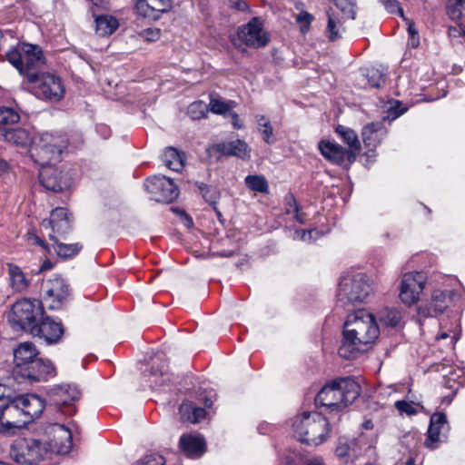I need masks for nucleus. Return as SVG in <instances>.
<instances>
[{
    "label": "nucleus",
    "instance_id": "a19ab883",
    "mask_svg": "<svg viewBox=\"0 0 465 465\" xmlns=\"http://www.w3.org/2000/svg\"><path fill=\"white\" fill-rule=\"evenodd\" d=\"M194 184L206 203L213 206L218 203L221 193L216 187L199 182H196Z\"/></svg>",
    "mask_w": 465,
    "mask_h": 465
},
{
    "label": "nucleus",
    "instance_id": "0e129e2a",
    "mask_svg": "<svg viewBox=\"0 0 465 465\" xmlns=\"http://www.w3.org/2000/svg\"><path fill=\"white\" fill-rule=\"evenodd\" d=\"M292 213H293L294 219L298 223H300L302 224L305 223V221H306L305 214L300 211V208L297 209V212H293Z\"/></svg>",
    "mask_w": 465,
    "mask_h": 465
},
{
    "label": "nucleus",
    "instance_id": "20e7f679",
    "mask_svg": "<svg viewBox=\"0 0 465 465\" xmlns=\"http://www.w3.org/2000/svg\"><path fill=\"white\" fill-rule=\"evenodd\" d=\"M372 292L369 277L363 272H349L343 275L337 291V304L347 308L366 302Z\"/></svg>",
    "mask_w": 465,
    "mask_h": 465
},
{
    "label": "nucleus",
    "instance_id": "2eb2a0df",
    "mask_svg": "<svg viewBox=\"0 0 465 465\" xmlns=\"http://www.w3.org/2000/svg\"><path fill=\"white\" fill-rule=\"evenodd\" d=\"M456 293L452 290H435L430 299L418 308L419 322L428 317H434L445 312L453 302Z\"/></svg>",
    "mask_w": 465,
    "mask_h": 465
},
{
    "label": "nucleus",
    "instance_id": "09e8293b",
    "mask_svg": "<svg viewBox=\"0 0 465 465\" xmlns=\"http://www.w3.org/2000/svg\"><path fill=\"white\" fill-rule=\"evenodd\" d=\"M448 35L452 42L465 44V27L460 24L450 26Z\"/></svg>",
    "mask_w": 465,
    "mask_h": 465
},
{
    "label": "nucleus",
    "instance_id": "69168bd1",
    "mask_svg": "<svg viewBox=\"0 0 465 465\" xmlns=\"http://www.w3.org/2000/svg\"><path fill=\"white\" fill-rule=\"evenodd\" d=\"M160 376H161V381H154L155 386H163L166 381H169V376L163 370L160 371Z\"/></svg>",
    "mask_w": 465,
    "mask_h": 465
},
{
    "label": "nucleus",
    "instance_id": "c03bdc74",
    "mask_svg": "<svg viewBox=\"0 0 465 465\" xmlns=\"http://www.w3.org/2000/svg\"><path fill=\"white\" fill-rule=\"evenodd\" d=\"M446 386L452 389L454 392L465 384V372L461 369L453 370L445 376Z\"/></svg>",
    "mask_w": 465,
    "mask_h": 465
},
{
    "label": "nucleus",
    "instance_id": "8fccbe9b",
    "mask_svg": "<svg viewBox=\"0 0 465 465\" xmlns=\"http://www.w3.org/2000/svg\"><path fill=\"white\" fill-rule=\"evenodd\" d=\"M209 105L210 110L213 114H225L226 113L231 111V104L229 103L218 99H211Z\"/></svg>",
    "mask_w": 465,
    "mask_h": 465
},
{
    "label": "nucleus",
    "instance_id": "6e6d98bb",
    "mask_svg": "<svg viewBox=\"0 0 465 465\" xmlns=\"http://www.w3.org/2000/svg\"><path fill=\"white\" fill-rule=\"evenodd\" d=\"M395 408L399 411L400 413H406L408 415L415 414L417 411L415 408L406 401H397L395 402Z\"/></svg>",
    "mask_w": 465,
    "mask_h": 465
},
{
    "label": "nucleus",
    "instance_id": "b1692460",
    "mask_svg": "<svg viewBox=\"0 0 465 465\" xmlns=\"http://www.w3.org/2000/svg\"><path fill=\"white\" fill-rule=\"evenodd\" d=\"M212 151L223 156H235L242 160H249L251 158L250 146L245 141L241 139L215 143L212 146Z\"/></svg>",
    "mask_w": 465,
    "mask_h": 465
},
{
    "label": "nucleus",
    "instance_id": "774afa93",
    "mask_svg": "<svg viewBox=\"0 0 465 465\" xmlns=\"http://www.w3.org/2000/svg\"><path fill=\"white\" fill-rule=\"evenodd\" d=\"M5 35H10L11 37H13V33L12 31H5V33L0 29V49L3 47L4 45V43H5Z\"/></svg>",
    "mask_w": 465,
    "mask_h": 465
},
{
    "label": "nucleus",
    "instance_id": "7c9ffc66",
    "mask_svg": "<svg viewBox=\"0 0 465 465\" xmlns=\"http://www.w3.org/2000/svg\"><path fill=\"white\" fill-rule=\"evenodd\" d=\"M49 239L53 242L51 245L52 248V255L55 253L57 256L63 259H69L76 254L82 250V244L76 243H64L59 241L57 236L54 234H49Z\"/></svg>",
    "mask_w": 465,
    "mask_h": 465
},
{
    "label": "nucleus",
    "instance_id": "473e14b6",
    "mask_svg": "<svg viewBox=\"0 0 465 465\" xmlns=\"http://www.w3.org/2000/svg\"><path fill=\"white\" fill-rule=\"evenodd\" d=\"M213 401L211 397L204 398V408L194 407L192 403H183L180 407V412L184 416L186 412H189L186 419L193 423L199 422L201 420L205 418L206 411L205 408H211Z\"/></svg>",
    "mask_w": 465,
    "mask_h": 465
},
{
    "label": "nucleus",
    "instance_id": "423d86ee",
    "mask_svg": "<svg viewBox=\"0 0 465 465\" xmlns=\"http://www.w3.org/2000/svg\"><path fill=\"white\" fill-rule=\"evenodd\" d=\"M5 56L7 61L21 74H25L26 76L28 73H36L35 69L45 64V58L40 46L24 42H20L9 49Z\"/></svg>",
    "mask_w": 465,
    "mask_h": 465
},
{
    "label": "nucleus",
    "instance_id": "052dcab7",
    "mask_svg": "<svg viewBox=\"0 0 465 465\" xmlns=\"http://www.w3.org/2000/svg\"><path fill=\"white\" fill-rule=\"evenodd\" d=\"M317 232L315 230H299L295 232L296 237L304 242H310L312 238V233Z\"/></svg>",
    "mask_w": 465,
    "mask_h": 465
},
{
    "label": "nucleus",
    "instance_id": "de8ad7c7",
    "mask_svg": "<svg viewBox=\"0 0 465 465\" xmlns=\"http://www.w3.org/2000/svg\"><path fill=\"white\" fill-rule=\"evenodd\" d=\"M208 113V106L203 101H196L188 106L187 114L193 120L204 118Z\"/></svg>",
    "mask_w": 465,
    "mask_h": 465
},
{
    "label": "nucleus",
    "instance_id": "e433bc0d",
    "mask_svg": "<svg viewBox=\"0 0 465 465\" xmlns=\"http://www.w3.org/2000/svg\"><path fill=\"white\" fill-rule=\"evenodd\" d=\"M118 27V22L110 15H100L95 18V32L100 36L112 35Z\"/></svg>",
    "mask_w": 465,
    "mask_h": 465
},
{
    "label": "nucleus",
    "instance_id": "864d4df0",
    "mask_svg": "<svg viewBox=\"0 0 465 465\" xmlns=\"http://www.w3.org/2000/svg\"><path fill=\"white\" fill-rule=\"evenodd\" d=\"M312 20H313V16L310 13H308L306 11L301 12L296 16L297 23L302 25L301 26V31L302 33H306L309 30L310 25L312 22Z\"/></svg>",
    "mask_w": 465,
    "mask_h": 465
},
{
    "label": "nucleus",
    "instance_id": "bf43d9fd",
    "mask_svg": "<svg viewBox=\"0 0 465 465\" xmlns=\"http://www.w3.org/2000/svg\"><path fill=\"white\" fill-rule=\"evenodd\" d=\"M143 36L147 41H151V42L156 41L160 37V30L149 28V29L143 31Z\"/></svg>",
    "mask_w": 465,
    "mask_h": 465
},
{
    "label": "nucleus",
    "instance_id": "f8f14e48",
    "mask_svg": "<svg viewBox=\"0 0 465 465\" xmlns=\"http://www.w3.org/2000/svg\"><path fill=\"white\" fill-rule=\"evenodd\" d=\"M145 190L156 202L172 203L179 195L178 186L171 178L164 175H153L146 179Z\"/></svg>",
    "mask_w": 465,
    "mask_h": 465
},
{
    "label": "nucleus",
    "instance_id": "79ce46f5",
    "mask_svg": "<svg viewBox=\"0 0 465 465\" xmlns=\"http://www.w3.org/2000/svg\"><path fill=\"white\" fill-rule=\"evenodd\" d=\"M369 87L381 88L385 84V74L378 68H369L363 74Z\"/></svg>",
    "mask_w": 465,
    "mask_h": 465
},
{
    "label": "nucleus",
    "instance_id": "6ab92c4d",
    "mask_svg": "<svg viewBox=\"0 0 465 465\" xmlns=\"http://www.w3.org/2000/svg\"><path fill=\"white\" fill-rule=\"evenodd\" d=\"M64 327L61 322H56L52 318L43 315L38 322L29 331L33 336L42 339L46 344L57 343L63 334Z\"/></svg>",
    "mask_w": 465,
    "mask_h": 465
},
{
    "label": "nucleus",
    "instance_id": "72a5a7b5",
    "mask_svg": "<svg viewBox=\"0 0 465 465\" xmlns=\"http://www.w3.org/2000/svg\"><path fill=\"white\" fill-rule=\"evenodd\" d=\"M326 14L328 17L326 35L330 41H335L341 37L344 27L339 15L331 8L327 10Z\"/></svg>",
    "mask_w": 465,
    "mask_h": 465
},
{
    "label": "nucleus",
    "instance_id": "a18cd8bd",
    "mask_svg": "<svg viewBox=\"0 0 465 465\" xmlns=\"http://www.w3.org/2000/svg\"><path fill=\"white\" fill-rule=\"evenodd\" d=\"M381 321L387 326L398 327L401 322V313L397 309H384L381 313Z\"/></svg>",
    "mask_w": 465,
    "mask_h": 465
},
{
    "label": "nucleus",
    "instance_id": "f704fd0d",
    "mask_svg": "<svg viewBox=\"0 0 465 465\" xmlns=\"http://www.w3.org/2000/svg\"><path fill=\"white\" fill-rule=\"evenodd\" d=\"M184 154L173 147H168L163 153V162L165 165L175 172H180L184 166Z\"/></svg>",
    "mask_w": 465,
    "mask_h": 465
},
{
    "label": "nucleus",
    "instance_id": "338daca9",
    "mask_svg": "<svg viewBox=\"0 0 465 465\" xmlns=\"http://www.w3.org/2000/svg\"><path fill=\"white\" fill-rule=\"evenodd\" d=\"M231 116L232 118V124H233V126L236 129H241L242 127V124L240 123L239 115L236 113L232 112L231 113Z\"/></svg>",
    "mask_w": 465,
    "mask_h": 465
},
{
    "label": "nucleus",
    "instance_id": "2f4dec72",
    "mask_svg": "<svg viewBox=\"0 0 465 465\" xmlns=\"http://www.w3.org/2000/svg\"><path fill=\"white\" fill-rule=\"evenodd\" d=\"M335 131L343 143L349 146L347 151L350 153H353V156L356 158L361 150V143L357 134L352 129L343 125H338Z\"/></svg>",
    "mask_w": 465,
    "mask_h": 465
},
{
    "label": "nucleus",
    "instance_id": "3c124183",
    "mask_svg": "<svg viewBox=\"0 0 465 465\" xmlns=\"http://www.w3.org/2000/svg\"><path fill=\"white\" fill-rule=\"evenodd\" d=\"M440 430L439 426L434 427L430 425L428 429V435L427 439L425 440V446L433 450L437 447V443L439 441V436H440Z\"/></svg>",
    "mask_w": 465,
    "mask_h": 465
},
{
    "label": "nucleus",
    "instance_id": "393cba45",
    "mask_svg": "<svg viewBox=\"0 0 465 465\" xmlns=\"http://www.w3.org/2000/svg\"><path fill=\"white\" fill-rule=\"evenodd\" d=\"M18 401L23 411L25 424L38 418L45 409L44 400L36 394L18 395Z\"/></svg>",
    "mask_w": 465,
    "mask_h": 465
},
{
    "label": "nucleus",
    "instance_id": "4468645a",
    "mask_svg": "<svg viewBox=\"0 0 465 465\" xmlns=\"http://www.w3.org/2000/svg\"><path fill=\"white\" fill-rule=\"evenodd\" d=\"M44 302L49 310H59L69 295V288L60 276H54L43 282Z\"/></svg>",
    "mask_w": 465,
    "mask_h": 465
},
{
    "label": "nucleus",
    "instance_id": "ddd939ff",
    "mask_svg": "<svg viewBox=\"0 0 465 465\" xmlns=\"http://www.w3.org/2000/svg\"><path fill=\"white\" fill-rule=\"evenodd\" d=\"M427 276L422 272H407L403 275L401 286H400V299L401 301L408 305L411 306L415 304L422 292Z\"/></svg>",
    "mask_w": 465,
    "mask_h": 465
},
{
    "label": "nucleus",
    "instance_id": "dca6fc26",
    "mask_svg": "<svg viewBox=\"0 0 465 465\" xmlns=\"http://www.w3.org/2000/svg\"><path fill=\"white\" fill-rule=\"evenodd\" d=\"M238 36L247 46L261 48L268 45L270 37L263 29L262 21L255 16L239 28Z\"/></svg>",
    "mask_w": 465,
    "mask_h": 465
},
{
    "label": "nucleus",
    "instance_id": "7ed1b4c3",
    "mask_svg": "<svg viewBox=\"0 0 465 465\" xmlns=\"http://www.w3.org/2000/svg\"><path fill=\"white\" fill-rule=\"evenodd\" d=\"M69 143L67 135L60 132H44L35 135L30 155L40 166L52 164L61 160L62 153Z\"/></svg>",
    "mask_w": 465,
    "mask_h": 465
},
{
    "label": "nucleus",
    "instance_id": "c9c22d12",
    "mask_svg": "<svg viewBox=\"0 0 465 465\" xmlns=\"http://www.w3.org/2000/svg\"><path fill=\"white\" fill-rule=\"evenodd\" d=\"M8 274L11 287L15 292H23L29 286L28 280L18 266L8 264Z\"/></svg>",
    "mask_w": 465,
    "mask_h": 465
},
{
    "label": "nucleus",
    "instance_id": "e2e57ef3",
    "mask_svg": "<svg viewBox=\"0 0 465 465\" xmlns=\"http://www.w3.org/2000/svg\"><path fill=\"white\" fill-rule=\"evenodd\" d=\"M12 396L10 389L0 383V403L5 402V400Z\"/></svg>",
    "mask_w": 465,
    "mask_h": 465
},
{
    "label": "nucleus",
    "instance_id": "4be33fe9",
    "mask_svg": "<svg viewBox=\"0 0 465 465\" xmlns=\"http://www.w3.org/2000/svg\"><path fill=\"white\" fill-rule=\"evenodd\" d=\"M42 226L45 228H51V234H57L64 237L72 229L71 215L65 208L57 207L51 212V215L48 220H43Z\"/></svg>",
    "mask_w": 465,
    "mask_h": 465
},
{
    "label": "nucleus",
    "instance_id": "a878e982",
    "mask_svg": "<svg viewBox=\"0 0 465 465\" xmlns=\"http://www.w3.org/2000/svg\"><path fill=\"white\" fill-rule=\"evenodd\" d=\"M24 379H27L30 381H46L50 377L55 375V370L49 360H44L38 358L33 361L30 368L25 369Z\"/></svg>",
    "mask_w": 465,
    "mask_h": 465
},
{
    "label": "nucleus",
    "instance_id": "1a4fd4ad",
    "mask_svg": "<svg viewBox=\"0 0 465 465\" xmlns=\"http://www.w3.org/2000/svg\"><path fill=\"white\" fill-rule=\"evenodd\" d=\"M12 459L22 465H36L51 456L46 444L36 440H21L14 444L10 450Z\"/></svg>",
    "mask_w": 465,
    "mask_h": 465
},
{
    "label": "nucleus",
    "instance_id": "c85d7f7f",
    "mask_svg": "<svg viewBox=\"0 0 465 465\" xmlns=\"http://www.w3.org/2000/svg\"><path fill=\"white\" fill-rule=\"evenodd\" d=\"M387 130L382 122L371 123L362 129L361 135L364 144L375 148L386 136Z\"/></svg>",
    "mask_w": 465,
    "mask_h": 465
},
{
    "label": "nucleus",
    "instance_id": "58836bf2",
    "mask_svg": "<svg viewBox=\"0 0 465 465\" xmlns=\"http://www.w3.org/2000/svg\"><path fill=\"white\" fill-rule=\"evenodd\" d=\"M258 131L261 133L262 140L268 143L272 144L275 143L273 135V128L270 120L262 114L255 115Z\"/></svg>",
    "mask_w": 465,
    "mask_h": 465
},
{
    "label": "nucleus",
    "instance_id": "680f3d73",
    "mask_svg": "<svg viewBox=\"0 0 465 465\" xmlns=\"http://www.w3.org/2000/svg\"><path fill=\"white\" fill-rule=\"evenodd\" d=\"M232 7L238 11H248L249 5L244 0H231Z\"/></svg>",
    "mask_w": 465,
    "mask_h": 465
},
{
    "label": "nucleus",
    "instance_id": "603ef678",
    "mask_svg": "<svg viewBox=\"0 0 465 465\" xmlns=\"http://www.w3.org/2000/svg\"><path fill=\"white\" fill-rule=\"evenodd\" d=\"M27 241L31 244L38 245L42 247V249L46 252L47 255H52V248L51 245L46 243L43 239H41L35 232H29L27 233Z\"/></svg>",
    "mask_w": 465,
    "mask_h": 465
},
{
    "label": "nucleus",
    "instance_id": "f03ea898",
    "mask_svg": "<svg viewBox=\"0 0 465 465\" xmlns=\"http://www.w3.org/2000/svg\"><path fill=\"white\" fill-rule=\"evenodd\" d=\"M360 383L351 377L339 378L326 384L317 394L315 403L330 411H340L361 394Z\"/></svg>",
    "mask_w": 465,
    "mask_h": 465
},
{
    "label": "nucleus",
    "instance_id": "39448f33",
    "mask_svg": "<svg viewBox=\"0 0 465 465\" xmlns=\"http://www.w3.org/2000/svg\"><path fill=\"white\" fill-rule=\"evenodd\" d=\"M328 420L318 412L303 411L294 417L292 427L294 436L302 442L319 445L328 435Z\"/></svg>",
    "mask_w": 465,
    "mask_h": 465
},
{
    "label": "nucleus",
    "instance_id": "37998d69",
    "mask_svg": "<svg viewBox=\"0 0 465 465\" xmlns=\"http://www.w3.org/2000/svg\"><path fill=\"white\" fill-rule=\"evenodd\" d=\"M244 182L251 191L262 193H268L269 184L265 177L262 175H247Z\"/></svg>",
    "mask_w": 465,
    "mask_h": 465
},
{
    "label": "nucleus",
    "instance_id": "4d7b16f0",
    "mask_svg": "<svg viewBox=\"0 0 465 465\" xmlns=\"http://www.w3.org/2000/svg\"><path fill=\"white\" fill-rule=\"evenodd\" d=\"M285 203V211L287 213H292L293 212H297V209H299V205L296 202V199L292 194H288L284 198Z\"/></svg>",
    "mask_w": 465,
    "mask_h": 465
},
{
    "label": "nucleus",
    "instance_id": "6e6552de",
    "mask_svg": "<svg viewBox=\"0 0 465 465\" xmlns=\"http://www.w3.org/2000/svg\"><path fill=\"white\" fill-rule=\"evenodd\" d=\"M27 80L35 94L45 100L57 102L64 97V88L59 76L52 73H28Z\"/></svg>",
    "mask_w": 465,
    "mask_h": 465
},
{
    "label": "nucleus",
    "instance_id": "aec40b11",
    "mask_svg": "<svg viewBox=\"0 0 465 465\" xmlns=\"http://www.w3.org/2000/svg\"><path fill=\"white\" fill-rule=\"evenodd\" d=\"M318 147L326 160L345 169H348L356 160L353 153H350L341 144L335 142L321 141Z\"/></svg>",
    "mask_w": 465,
    "mask_h": 465
},
{
    "label": "nucleus",
    "instance_id": "f3484780",
    "mask_svg": "<svg viewBox=\"0 0 465 465\" xmlns=\"http://www.w3.org/2000/svg\"><path fill=\"white\" fill-rule=\"evenodd\" d=\"M48 395L53 404L58 408L62 406L66 408V410H61L63 412L73 415L76 409L72 402L80 399L81 391L75 384H59L51 388Z\"/></svg>",
    "mask_w": 465,
    "mask_h": 465
},
{
    "label": "nucleus",
    "instance_id": "412c9836",
    "mask_svg": "<svg viewBox=\"0 0 465 465\" xmlns=\"http://www.w3.org/2000/svg\"><path fill=\"white\" fill-rule=\"evenodd\" d=\"M39 351L36 346L31 341H24L14 349V361L15 363V372L24 377L25 369L30 368L33 361L37 360Z\"/></svg>",
    "mask_w": 465,
    "mask_h": 465
},
{
    "label": "nucleus",
    "instance_id": "ea45409f",
    "mask_svg": "<svg viewBox=\"0 0 465 465\" xmlns=\"http://www.w3.org/2000/svg\"><path fill=\"white\" fill-rule=\"evenodd\" d=\"M446 8L452 20L465 22V0H448Z\"/></svg>",
    "mask_w": 465,
    "mask_h": 465
},
{
    "label": "nucleus",
    "instance_id": "f257e3e1",
    "mask_svg": "<svg viewBox=\"0 0 465 465\" xmlns=\"http://www.w3.org/2000/svg\"><path fill=\"white\" fill-rule=\"evenodd\" d=\"M379 333V327L371 313L363 309L350 313L343 324L339 355L346 360L355 359L368 350Z\"/></svg>",
    "mask_w": 465,
    "mask_h": 465
},
{
    "label": "nucleus",
    "instance_id": "13d9d810",
    "mask_svg": "<svg viewBox=\"0 0 465 465\" xmlns=\"http://www.w3.org/2000/svg\"><path fill=\"white\" fill-rule=\"evenodd\" d=\"M447 421L446 416L443 413H434L430 418L431 426L438 427L440 429Z\"/></svg>",
    "mask_w": 465,
    "mask_h": 465
},
{
    "label": "nucleus",
    "instance_id": "5fc2aeb1",
    "mask_svg": "<svg viewBox=\"0 0 465 465\" xmlns=\"http://www.w3.org/2000/svg\"><path fill=\"white\" fill-rule=\"evenodd\" d=\"M137 465H164V459L158 454L144 456Z\"/></svg>",
    "mask_w": 465,
    "mask_h": 465
},
{
    "label": "nucleus",
    "instance_id": "cd10ccee",
    "mask_svg": "<svg viewBox=\"0 0 465 465\" xmlns=\"http://www.w3.org/2000/svg\"><path fill=\"white\" fill-rule=\"evenodd\" d=\"M2 135L5 141L13 143L21 148L30 149L34 146L35 135L33 136L29 131L24 128H4Z\"/></svg>",
    "mask_w": 465,
    "mask_h": 465
},
{
    "label": "nucleus",
    "instance_id": "0eeeda50",
    "mask_svg": "<svg viewBox=\"0 0 465 465\" xmlns=\"http://www.w3.org/2000/svg\"><path fill=\"white\" fill-rule=\"evenodd\" d=\"M43 315L44 306L41 301L22 299L13 305L9 321L15 327L30 331Z\"/></svg>",
    "mask_w": 465,
    "mask_h": 465
},
{
    "label": "nucleus",
    "instance_id": "bb28decb",
    "mask_svg": "<svg viewBox=\"0 0 465 465\" xmlns=\"http://www.w3.org/2000/svg\"><path fill=\"white\" fill-rule=\"evenodd\" d=\"M180 448L191 459L202 457L206 450V443L200 435H183L179 441Z\"/></svg>",
    "mask_w": 465,
    "mask_h": 465
},
{
    "label": "nucleus",
    "instance_id": "9d476101",
    "mask_svg": "<svg viewBox=\"0 0 465 465\" xmlns=\"http://www.w3.org/2000/svg\"><path fill=\"white\" fill-rule=\"evenodd\" d=\"M18 402V395H13L7 398L5 402L0 403V433L11 435L15 430L26 425Z\"/></svg>",
    "mask_w": 465,
    "mask_h": 465
},
{
    "label": "nucleus",
    "instance_id": "4c0bfd02",
    "mask_svg": "<svg viewBox=\"0 0 465 465\" xmlns=\"http://www.w3.org/2000/svg\"><path fill=\"white\" fill-rule=\"evenodd\" d=\"M356 441L354 440H348L346 439H340L335 450L337 457L342 459L348 462L350 460H352L357 456Z\"/></svg>",
    "mask_w": 465,
    "mask_h": 465
},
{
    "label": "nucleus",
    "instance_id": "49530a36",
    "mask_svg": "<svg viewBox=\"0 0 465 465\" xmlns=\"http://www.w3.org/2000/svg\"><path fill=\"white\" fill-rule=\"evenodd\" d=\"M338 9L341 10L343 16L354 20L356 17V1L355 0H334Z\"/></svg>",
    "mask_w": 465,
    "mask_h": 465
},
{
    "label": "nucleus",
    "instance_id": "a211bd4d",
    "mask_svg": "<svg viewBox=\"0 0 465 465\" xmlns=\"http://www.w3.org/2000/svg\"><path fill=\"white\" fill-rule=\"evenodd\" d=\"M46 433L49 436V440L45 444L51 454L54 452L60 455L69 453L73 443L72 433L67 427L60 423H52L47 428Z\"/></svg>",
    "mask_w": 465,
    "mask_h": 465
},
{
    "label": "nucleus",
    "instance_id": "5701e85b",
    "mask_svg": "<svg viewBox=\"0 0 465 465\" xmlns=\"http://www.w3.org/2000/svg\"><path fill=\"white\" fill-rule=\"evenodd\" d=\"M135 8L139 15L156 21L172 9V0H135Z\"/></svg>",
    "mask_w": 465,
    "mask_h": 465
},
{
    "label": "nucleus",
    "instance_id": "c756f323",
    "mask_svg": "<svg viewBox=\"0 0 465 465\" xmlns=\"http://www.w3.org/2000/svg\"><path fill=\"white\" fill-rule=\"evenodd\" d=\"M380 2L384 5V7L387 9L388 12L391 14H398L400 15L403 20L406 22V25H408V33L410 35V45L411 47H417L420 44L419 36H418V31L415 28V25L412 21L409 20L408 18L404 17L403 10L400 6L397 0H380Z\"/></svg>",
    "mask_w": 465,
    "mask_h": 465
},
{
    "label": "nucleus",
    "instance_id": "9b49d317",
    "mask_svg": "<svg viewBox=\"0 0 465 465\" xmlns=\"http://www.w3.org/2000/svg\"><path fill=\"white\" fill-rule=\"evenodd\" d=\"M39 179L42 185L53 192H62L69 189L74 180L75 173L70 168L59 169L52 164L41 166Z\"/></svg>",
    "mask_w": 465,
    "mask_h": 465
}]
</instances>
